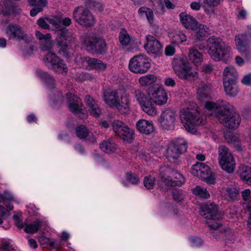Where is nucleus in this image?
Segmentation results:
<instances>
[{
	"label": "nucleus",
	"mask_w": 251,
	"mask_h": 251,
	"mask_svg": "<svg viewBox=\"0 0 251 251\" xmlns=\"http://www.w3.org/2000/svg\"><path fill=\"white\" fill-rule=\"evenodd\" d=\"M155 179L151 176H145L144 179V185L147 189H152L155 185Z\"/></svg>",
	"instance_id": "864d4df0"
},
{
	"label": "nucleus",
	"mask_w": 251,
	"mask_h": 251,
	"mask_svg": "<svg viewBox=\"0 0 251 251\" xmlns=\"http://www.w3.org/2000/svg\"><path fill=\"white\" fill-rule=\"evenodd\" d=\"M238 76V73L235 68L231 66L226 67L223 72V80H235Z\"/></svg>",
	"instance_id": "2f4dec72"
},
{
	"label": "nucleus",
	"mask_w": 251,
	"mask_h": 251,
	"mask_svg": "<svg viewBox=\"0 0 251 251\" xmlns=\"http://www.w3.org/2000/svg\"><path fill=\"white\" fill-rule=\"evenodd\" d=\"M181 23L185 28L194 29L198 24V21L186 12H181L179 15Z\"/></svg>",
	"instance_id": "aec40b11"
},
{
	"label": "nucleus",
	"mask_w": 251,
	"mask_h": 251,
	"mask_svg": "<svg viewBox=\"0 0 251 251\" xmlns=\"http://www.w3.org/2000/svg\"><path fill=\"white\" fill-rule=\"evenodd\" d=\"M191 173L199 178L204 179L209 184L215 182V175L211 174V171L208 166L203 163H197L193 165L191 169Z\"/></svg>",
	"instance_id": "9b49d317"
},
{
	"label": "nucleus",
	"mask_w": 251,
	"mask_h": 251,
	"mask_svg": "<svg viewBox=\"0 0 251 251\" xmlns=\"http://www.w3.org/2000/svg\"><path fill=\"white\" fill-rule=\"evenodd\" d=\"M176 113L170 109H164L158 119L161 127L166 130H171L175 128L176 122Z\"/></svg>",
	"instance_id": "f8f14e48"
},
{
	"label": "nucleus",
	"mask_w": 251,
	"mask_h": 251,
	"mask_svg": "<svg viewBox=\"0 0 251 251\" xmlns=\"http://www.w3.org/2000/svg\"><path fill=\"white\" fill-rule=\"evenodd\" d=\"M117 101L114 107L116 108L122 114L127 113L129 110V100L127 96L124 92Z\"/></svg>",
	"instance_id": "412c9836"
},
{
	"label": "nucleus",
	"mask_w": 251,
	"mask_h": 251,
	"mask_svg": "<svg viewBox=\"0 0 251 251\" xmlns=\"http://www.w3.org/2000/svg\"><path fill=\"white\" fill-rule=\"evenodd\" d=\"M96 37V36L93 35H84L81 37L82 43L83 45L91 50Z\"/></svg>",
	"instance_id": "37998d69"
},
{
	"label": "nucleus",
	"mask_w": 251,
	"mask_h": 251,
	"mask_svg": "<svg viewBox=\"0 0 251 251\" xmlns=\"http://www.w3.org/2000/svg\"><path fill=\"white\" fill-rule=\"evenodd\" d=\"M119 41L123 46H127L130 42V37L127 31L124 28H122L119 33Z\"/></svg>",
	"instance_id": "c03bdc74"
},
{
	"label": "nucleus",
	"mask_w": 251,
	"mask_h": 251,
	"mask_svg": "<svg viewBox=\"0 0 251 251\" xmlns=\"http://www.w3.org/2000/svg\"><path fill=\"white\" fill-rule=\"evenodd\" d=\"M147 43L145 48L149 53L158 55L162 50V46L160 42L153 36L148 35L146 36Z\"/></svg>",
	"instance_id": "f3484780"
},
{
	"label": "nucleus",
	"mask_w": 251,
	"mask_h": 251,
	"mask_svg": "<svg viewBox=\"0 0 251 251\" xmlns=\"http://www.w3.org/2000/svg\"><path fill=\"white\" fill-rule=\"evenodd\" d=\"M200 1L208 7L217 6L221 2V0H200Z\"/></svg>",
	"instance_id": "bf43d9fd"
},
{
	"label": "nucleus",
	"mask_w": 251,
	"mask_h": 251,
	"mask_svg": "<svg viewBox=\"0 0 251 251\" xmlns=\"http://www.w3.org/2000/svg\"><path fill=\"white\" fill-rule=\"evenodd\" d=\"M13 218L16 226L19 228H22L24 226V224L19 216L17 215H14L13 216Z\"/></svg>",
	"instance_id": "e2e57ef3"
},
{
	"label": "nucleus",
	"mask_w": 251,
	"mask_h": 251,
	"mask_svg": "<svg viewBox=\"0 0 251 251\" xmlns=\"http://www.w3.org/2000/svg\"><path fill=\"white\" fill-rule=\"evenodd\" d=\"M238 190L234 187H227L223 193V196L228 201L235 200L238 195Z\"/></svg>",
	"instance_id": "e433bc0d"
},
{
	"label": "nucleus",
	"mask_w": 251,
	"mask_h": 251,
	"mask_svg": "<svg viewBox=\"0 0 251 251\" xmlns=\"http://www.w3.org/2000/svg\"><path fill=\"white\" fill-rule=\"evenodd\" d=\"M236 45L238 51L245 59L251 60V48L248 44L251 43V26H248L244 33L235 36Z\"/></svg>",
	"instance_id": "39448f33"
},
{
	"label": "nucleus",
	"mask_w": 251,
	"mask_h": 251,
	"mask_svg": "<svg viewBox=\"0 0 251 251\" xmlns=\"http://www.w3.org/2000/svg\"><path fill=\"white\" fill-rule=\"evenodd\" d=\"M188 57L195 65H200L203 60L201 54L198 50L194 49H190Z\"/></svg>",
	"instance_id": "f704fd0d"
},
{
	"label": "nucleus",
	"mask_w": 251,
	"mask_h": 251,
	"mask_svg": "<svg viewBox=\"0 0 251 251\" xmlns=\"http://www.w3.org/2000/svg\"><path fill=\"white\" fill-rule=\"evenodd\" d=\"M207 43L208 53L213 60L222 61L225 63L229 61L231 48L220 38L210 37Z\"/></svg>",
	"instance_id": "f03ea898"
},
{
	"label": "nucleus",
	"mask_w": 251,
	"mask_h": 251,
	"mask_svg": "<svg viewBox=\"0 0 251 251\" xmlns=\"http://www.w3.org/2000/svg\"><path fill=\"white\" fill-rule=\"evenodd\" d=\"M37 74L44 81L49 88L53 89L54 88L55 80L51 75L42 70H38Z\"/></svg>",
	"instance_id": "c85d7f7f"
},
{
	"label": "nucleus",
	"mask_w": 251,
	"mask_h": 251,
	"mask_svg": "<svg viewBox=\"0 0 251 251\" xmlns=\"http://www.w3.org/2000/svg\"><path fill=\"white\" fill-rule=\"evenodd\" d=\"M85 60L92 69H95L99 71H104L106 69L107 64L102 62L100 60L87 57H86Z\"/></svg>",
	"instance_id": "cd10ccee"
},
{
	"label": "nucleus",
	"mask_w": 251,
	"mask_h": 251,
	"mask_svg": "<svg viewBox=\"0 0 251 251\" xmlns=\"http://www.w3.org/2000/svg\"><path fill=\"white\" fill-rule=\"evenodd\" d=\"M87 110L90 114L95 117H99L101 114V109L98 103Z\"/></svg>",
	"instance_id": "5fc2aeb1"
},
{
	"label": "nucleus",
	"mask_w": 251,
	"mask_h": 251,
	"mask_svg": "<svg viewBox=\"0 0 251 251\" xmlns=\"http://www.w3.org/2000/svg\"><path fill=\"white\" fill-rule=\"evenodd\" d=\"M138 13L141 17H146L148 22L152 24L153 21L154 14L153 11L147 7H141L138 9Z\"/></svg>",
	"instance_id": "58836bf2"
},
{
	"label": "nucleus",
	"mask_w": 251,
	"mask_h": 251,
	"mask_svg": "<svg viewBox=\"0 0 251 251\" xmlns=\"http://www.w3.org/2000/svg\"><path fill=\"white\" fill-rule=\"evenodd\" d=\"M239 173L241 179L246 183L251 185V167L242 166Z\"/></svg>",
	"instance_id": "7c9ffc66"
},
{
	"label": "nucleus",
	"mask_w": 251,
	"mask_h": 251,
	"mask_svg": "<svg viewBox=\"0 0 251 251\" xmlns=\"http://www.w3.org/2000/svg\"><path fill=\"white\" fill-rule=\"evenodd\" d=\"M44 62L49 68L55 72L63 73L68 71L66 64L54 53L48 52L44 58Z\"/></svg>",
	"instance_id": "ddd939ff"
},
{
	"label": "nucleus",
	"mask_w": 251,
	"mask_h": 251,
	"mask_svg": "<svg viewBox=\"0 0 251 251\" xmlns=\"http://www.w3.org/2000/svg\"><path fill=\"white\" fill-rule=\"evenodd\" d=\"M46 18L45 19L43 18H40L38 20L37 23L40 27L44 29H48L49 27V25L48 23H49L47 20Z\"/></svg>",
	"instance_id": "0e129e2a"
},
{
	"label": "nucleus",
	"mask_w": 251,
	"mask_h": 251,
	"mask_svg": "<svg viewBox=\"0 0 251 251\" xmlns=\"http://www.w3.org/2000/svg\"><path fill=\"white\" fill-rule=\"evenodd\" d=\"M162 168V167L161 168L160 170V177L162 181L164 183L165 185L168 187L176 186V183L174 180H173L172 178H170V176H169V175H166V172L164 171L163 172L161 171Z\"/></svg>",
	"instance_id": "a18cd8bd"
},
{
	"label": "nucleus",
	"mask_w": 251,
	"mask_h": 251,
	"mask_svg": "<svg viewBox=\"0 0 251 251\" xmlns=\"http://www.w3.org/2000/svg\"><path fill=\"white\" fill-rule=\"evenodd\" d=\"M194 193L200 197L207 199L209 197V194L206 189L199 186H196L193 190Z\"/></svg>",
	"instance_id": "3c124183"
},
{
	"label": "nucleus",
	"mask_w": 251,
	"mask_h": 251,
	"mask_svg": "<svg viewBox=\"0 0 251 251\" xmlns=\"http://www.w3.org/2000/svg\"><path fill=\"white\" fill-rule=\"evenodd\" d=\"M164 171L166 175H171L174 177V181L175 182L176 185L181 186L185 182V178L183 176L177 171L172 170L169 168L163 167L161 169V171Z\"/></svg>",
	"instance_id": "b1692460"
},
{
	"label": "nucleus",
	"mask_w": 251,
	"mask_h": 251,
	"mask_svg": "<svg viewBox=\"0 0 251 251\" xmlns=\"http://www.w3.org/2000/svg\"><path fill=\"white\" fill-rule=\"evenodd\" d=\"M180 117L185 129L192 133L196 132L198 127L204 124L205 122V116L197 110H183Z\"/></svg>",
	"instance_id": "7ed1b4c3"
},
{
	"label": "nucleus",
	"mask_w": 251,
	"mask_h": 251,
	"mask_svg": "<svg viewBox=\"0 0 251 251\" xmlns=\"http://www.w3.org/2000/svg\"><path fill=\"white\" fill-rule=\"evenodd\" d=\"M134 96L140 106L150 100V98H148L145 93L139 89L135 91Z\"/></svg>",
	"instance_id": "de8ad7c7"
},
{
	"label": "nucleus",
	"mask_w": 251,
	"mask_h": 251,
	"mask_svg": "<svg viewBox=\"0 0 251 251\" xmlns=\"http://www.w3.org/2000/svg\"><path fill=\"white\" fill-rule=\"evenodd\" d=\"M194 30H196V36L199 40H203L210 34L209 28L203 24H198Z\"/></svg>",
	"instance_id": "c756f323"
},
{
	"label": "nucleus",
	"mask_w": 251,
	"mask_h": 251,
	"mask_svg": "<svg viewBox=\"0 0 251 251\" xmlns=\"http://www.w3.org/2000/svg\"><path fill=\"white\" fill-rule=\"evenodd\" d=\"M67 99L68 101L69 109L75 114L78 115L81 118L87 117V115L81 113L82 102L80 99L73 94H67Z\"/></svg>",
	"instance_id": "2eb2a0df"
},
{
	"label": "nucleus",
	"mask_w": 251,
	"mask_h": 251,
	"mask_svg": "<svg viewBox=\"0 0 251 251\" xmlns=\"http://www.w3.org/2000/svg\"><path fill=\"white\" fill-rule=\"evenodd\" d=\"M126 175L127 179L133 184H137L140 181L139 176L134 173L128 172Z\"/></svg>",
	"instance_id": "4d7b16f0"
},
{
	"label": "nucleus",
	"mask_w": 251,
	"mask_h": 251,
	"mask_svg": "<svg viewBox=\"0 0 251 251\" xmlns=\"http://www.w3.org/2000/svg\"><path fill=\"white\" fill-rule=\"evenodd\" d=\"M205 108L209 112L210 115H214L225 126L230 129L238 127L240 116L232 112L233 106L229 102L223 100H219L216 102L207 101Z\"/></svg>",
	"instance_id": "f257e3e1"
},
{
	"label": "nucleus",
	"mask_w": 251,
	"mask_h": 251,
	"mask_svg": "<svg viewBox=\"0 0 251 251\" xmlns=\"http://www.w3.org/2000/svg\"><path fill=\"white\" fill-rule=\"evenodd\" d=\"M242 82L244 85L251 86V75H245L242 79Z\"/></svg>",
	"instance_id": "774afa93"
},
{
	"label": "nucleus",
	"mask_w": 251,
	"mask_h": 251,
	"mask_svg": "<svg viewBox=\"0 0 251 251\" xmlns=\"http://www.w3.org/2000/svg\"><path fill=\"white\" fill-rule=\"evenodd\" d=\"M172 195L173 199L176 201H180L182 199L183 197L181 195V193L180 191L175 190L172 192Z\"/></svg>",
	"instance_id": "338daca9"
},
{
	"label": "nucleus",
	"mask_w": 251,
	"mask_h": 251,
	"mask_svg": "<svg viewBox=\"0 0 251 251\" xmlns=\"http://www.w3.org/2000/svg\"><path fill=\"white\" fill-rule=\"evenodd\" d=\"M42 222L40 220H36L32 224H25V231L28 233L36 232L42 225Z\"/></svg>",
	"instance_id": "a19ab883"
},
{
	"label": "nucleus",
	"mask_w": 251,
	"mask_h": 251,
	"mask_svg": "<svg viewBox=\"0 0 251 251\" xmlns=\"http://www.w3.org/2000/svg\"><path fill=\"white\" fill-rule=\"evenodd\" d=\"M36 37L38 39L40 42H43L44 40L48 39V38H51V35L50 34L48 33L46 34H42L40 31H37L35 33Z\"/></svg>",
	"instance_id": "680f3d73"
},
{
	"label": "nucleus",
	"mask_w": 251,
	"mask_h": 251,
	"mask_svg": "<svg viewBox=\"0 0 251 251\" xmlns=\"http://www.w3.org/2000/svg\"><path fill=\"white\" fill-rule=\"evenodd\" d=\"M153 101L151 100H148L147 101L141 105L143 111L150 116H154L157 114V110L154 107Z\"/></svg>",
	"instance_id": "c9c22d12"
},
{
	"label": "nucleus",
	"mask_w": 251,
	"mask_h": 251,
	"mask_svg": "<svg viewBox=\"0 0 251 251\" xmlns=\"http://www.w3.org/2000/svg\"><path fill=\"white\" fill-rule=\"evenodd\" d=\"M125 126L126 125L122 121L118 120H115L112 123L113 129L117 135Z\"/></svg>",
	"instance_id": "603ef678"
},
{
	"label": "nucleus",
	"mask_w": 251,
	"mask_h": 251,
	"mask_svg": "<svg viewBox=\"0 0 251 251\" xmlns=\"http://www.w3.org/2000/svg\"><path fill=\"white\" fill-rule=\"evenodd\" d=\"M91 50L100 54L105 53L106 50L105 41L102 38L96 37Z\"/></svg>",
	"instance_id": "72a5a7b5"
},
{
	"label": "nucleus",
	"mask_w": 251,
	"mask_h": 251,
	"mask_svg": "<svg viewBox=\"0 0 251 251\" xmlns=\"http://www.w3.org/2000/svg\"><path fill=\"white\" fill-rule=\"evenodd\" d=\"M197 75V72L190 66V64L184 69L177 76L183 79H188L194 77Z\"/></svg>",
	"instance_id": "4c0bfd02"
},
{
	"label": "nucleus",
	"mask_w": 251,
	"mask_h": 251,
	"mask_svg": "<svg viewBox=\"0 0 251 251\" xmlns=\"http://www.w3.org/2000/svg\"><path fill=\"white\" fill-rule=\"evenodd\" d=\"M5 32L9 40L21 41L26 37V34L23 28L17 24L8 25L5 28Z\"/></svg>",
	"instance_id": "4468645a"
},
{
	"label": "nucleus",
	"mask_w": 251,
	"mask_h": 251,
	"mask_svg": "<svg viewBox=\"0 0 251 251\" xmlns=\"http://www.w3.org/2000/svg\"><path fill=\"white\" fill-rule=\"evenodd\" d=\"M16 249L9 242L3 241L0 246V251H15Z\"/></svg>",
	"instance_id": "13d9d810"
},
{
	"label": "nucleus",
	"mask_w": 251,
	"mask_h": 251,
	"mask_svg": "<svg viewBox=\"0 0 251 251\" xmlns=\"http://www.w3.org/2000/svg\"><path fill=\"white\" fill-rule=\"evenodd\" d=\"M189 64L187 59L184 56L175 58L172 62V65L175 74L177 75Z\"/></svg>",
	"instance_id": "5701e85b"
},
{
	"label": "nucleus",
	"mask_w": 251,
	"mask_h": 251,
	"mask_svg": "<svg viewBox=\"0 0 251 251\" xmlns=\"http://www.w3.org/2000/svg\"><path fill=\"white\" fill-rule=\"evenodd\" d=\"M2 196V201L5 205L10 209L12 210L13 208V206L10 204V203L14 201V198L11 193L5 191L1 194Z\"/></svg>",
	"instance_id": "49530a36"
},
{
	"label": "nucleus",
	"mask_w": 251,
	"mask_h": 251,
	"mask_svg": "<svg viewBox=\"0 0 251 251\" xmlns=\"http://www.w3.org/2000/svg\"><path fill=\"white\" fill-rule=\"evenodd\" d=\"M213 70V65L211 64H204L202 67V71L205 74H209Z\"/></svg>",
	"instance_id": "69168bd1"
},
{
	"label": "nucleus",
	"mask_w": 251,
	"mask_h": 251,
	"mask_svg": "<svg viewBox=\"0 0 251 251\" xmlns=\"http://www.w3.org/2000/svg\"><path fill=\"white\" fill-rule=\"evenodd\" d=\"M121 90L106 89L103 91V100L105 103L111 108H114L123 93Z\"/></svg>",
	"instance_id": "dca6fc26"
},
{
	"label": "nucleus",
	"mask_w": 251,
	"mask_h": 251,
	"mask_svg": "<svg viewBox=\"0 0 251 251\" xmlns=\"http://www.w3.org/2000/svg\"><path fill=\"white\" fill-rule=\"evenodd\" d=\"M47 20L50 24L52 25L57 30L65 28L63 27L62 25L68 26L72 23V20L69 17H66L63 19L59 17H49L47 19Z\"/></svg>",
	"instance_id": "4be33fe9"
},
{
	"label": "nucleus",
	"mask_w": 251,
	"mask_h": 251,
	"mask_svg": "<svg viewBox=\"0 0 251 251\" xmlns=\"http://www.w3.org/2000/svg\"><path fill=\"white\" fill-rule=\"evenodd\" d=\"M40 48L43 51H47L50 50L52 47V41L51 38H48L43 42H40Z\"/></svg>",
	"instance_id": "6e6d98bb"
},
{
	"label": "nucleus",
	"mask_w": 251,
	"mask_h": 251,
	"mask_svg": "<svg viewBox=\"0 0 251 251\" xmlns=\"http://www.w3.org/2000/svg\"><path fill=\"white\" fill-rule=\"evenodd\" d=\"M218 160L223 170L228 173L233 172L236 163L233 155L225 146H220L218 148Z\"/></svg>",
	"instance_id": "423d86ee"
},
{
	"label": "nucleus",
	"mask_w": 251,
	"mask_h": 251,
	"mask_svg": "<svg viewBox=\"0 0 251 251\" xmlns=\"http://www.w3.org/2000/svg\"><path fill=\"white\" fill-rule=\"evenodd\" d=\"M150 99L156 104L162 105L166 103L168 97L165 90L162 87H158L152 92Z\"/></svg>",
	"instance_id": "a211bd4d"
},
{
	"label": "nucleus",
	"mask_w": 251,
	"mask_h": 251,
	"mask_svg": "<svg viewBox=\"0 0 251 251\" xmlns=\"http://www.w3.org/2000/svg\"><path fill=\"white\" fill-rule=\"evenodd\" d=\"M56 47L59 52L64 57L68 56L69 47L70 42L73 40L69 30L66 28L56 31Z\"/></svg>",
	"instance_id": "9d476101"
},
{
	"label": "nucleus",
	"mask_w": 251,
	"mask_h": 251,
	"mask_svg": "<svg viewBox=\"0 0 251 251\" xmlns=\"http://www.w3.org/2000/svg\"><path fill=\"white\" fill-rule=\"evenodd\" d=\"M137 130L141 133L149 135L153 133L155 128L151 121L145 119L139 120L136 124Z\"/></svg>",
	"instance_id": "6ab92c4d"
},
{
	"label": "nucleus",
	"mask_w": 251,
	"mask_h": 251,
	"mask_svg": "<svg viewBox=\"0 0 251 251\" xmlns=\"http://www.w3.org/2000/svg\"><path fill=\"white\" fill-rule=\"evenodd\" d=\"M187 148V143L183 138H178L170 144L166 151V157L171 162H174Z\"/></svg>",
	"instance_id": "0eeeda50"
},
{
	"label": "nucleus",
	"mask_w": 251,
	"mask_h": 251,
	"mask_svg": "<svg viewBox=\"0 0 251 251\" xmlns=\"http://www.w3.org/2000/svg\"><path fill=\"white\" fill-rule=\"evenodd\" d=\"M212 231L211 233L216 239H221L225 238L230 232V229L228 227L223 226L220 223V225L216 228H210Z\"/></svg>",
	"instance_id": "a878e982"
},
{
	"label": "nucleus",
	"mask_w": 251,
	"mask_h": 251,
	"mask_svg": "<svg viewBox=\"0 0 251 251\" xmlns=\"http://www.w3.org/2000/svg\"><path fill=\"white\" fill-rule=\"evenodd\" d=\"M211 90L209 84L201 83L199 84L197 90V97L200 100H203L210 97Z\"/></svg>",
	"instance_id": "393cba45"
},
{
	"label": "nucleus",
	"mask_w": 251,
	"mask_h": 251,
	"mask_svg": "<svg viewBox=\"0 0 251 251\" xmlns=\"http://www.w3.org/2000/svg\"><path fill=\"white\" fill-rule=\"evenodd\" d=\"M235 80H223L225 91L226 95L230 97L236 96L238 92V89L235 84Z\"/></svg>",
	"instance_id": "bb28decb"
},
{
	"label": "nucleus",
	"mask_w": 251,
	"mask_h": 251,
	"mask_svg": "<svg viewBox=\"0 0 251 251\" xmlns=\"http://www.w3.org/2000/svg\"><path fill=\"white\" fill-rule=\"evenodd\" d=\"M156 78L153 75H147L141 77L139 79V82L141 85L143 86L151 85L155 82Z\"/></svg>",
	"instance_id": "79ce46f5"
},
{
	"label": "nucleus",
	"mask_w": 251,
	"mask_h": 251,
	"mask_svg": "<svg viewBox=\"0 0 251 251\" xmlns=\"http://www.w3.org/2000/svg\"><path fill=\"white\" fill-rule=\"evenodd\" d=\"M118 135L124 141L131 142L134 139V132L132 129L126 125Z\"/></svg>",
	"instance_id": "473e14b6"
},
{
	"label": "nucleus",
	"mask_w": 251,
	"mask_h": 251,
	"mask_svg": "<svg viewBox=\"0 0 251 251\" xmlns=\"http://www.w3.org/2000/svg\"><path fill=\"white\" fill-rule=\"evenodd\" d=\"M76 135L80 139H83L90 136L89 131L84 125H80L76 128Z\"/></svg>",
	"instance_id": "09e8293b"
},
{
	"label": "nucleus",
	"mask_w": 251,
	"mask_h": 251,
	"mask_svg": "<svg viewBox=\"0 0 251 251\" xmlns=\"http://www.w3.org/2000/svg\"><path fill=\"white\" fill-rule=\"evenodd\" d=\"M151 67L148 58L144 55H137L133 57L129 62V70L136 74L147 73Z\"/></svg>",
	"instance_id": "6e6552de"
},
{
	"label": "nucleus",
	"mask_w": 251,
	"mask_h": 251,
	"mask_svg": "<svg viewBox=\"0 0 251 251\" xmlns=\"http://www.w3.org/2000/svg\"><path fill=\"white\" fill-rule=\"evenodd\" d=\"M84 3L87 7L95 8L100 11H102L104 8L102 4L94 0H84Z\"/></svg>",
	"instance_id": "8fccbe9b"
},
{
	"label": "nucleus",
	"mask_w": 251,
	"mask_h": 251,
	"mask_svg": "<svg viewBox=\"0 0 251 251\" xmlns=\"http://www.w3.org/2000/svg\"><path fill=\"white\" fill-rule=\"evenodd\" d=\"M201 214L207 220L206 223L209 228L218 227L223 217L218 211V205L213 203L202 205Z\"/></svg>",
	"instance_id": "20e7f679"
},
{
	"label": "nucleus",
	"mask_w": 251,
	"mask_h": 251,
	"mask_svg": "<svg viewBox=\"0 0 251 251\" xmlns=\"http://www.w3.org/2000/svg\"><path fill=\"white\" fill-rule=\"evenodd\" d=\"M100 149L106 153L114 152L115 151V144L112 141L104 140L100 144Z\"/></svg>",
	"instance_id": "ea45409f"
},
{
	"label": "nucleus",
	"mask_w": 251,
	"mask_h": 251,
	"mask_svg": "<svg viewBox=\"0 0 251 251\" xmlns=\"http://www.w3.org/2000/svg\"><path fill=\"white\" fill-rule=\"evenodd\" d=\"M73 18L79 25L88 27L95 24V19L90 12L83 6L75 7L73 11Z\"/></svg>",
	"instance_id": "1a4fd4ad"
},
{
	"label": "nucleus",
	"mask_w": 251,
	"mask_h": 251,
	"mask_svg": "<svg viewBox=\"0 0 251 251\" xmlns=\"http://www.w3.org/2000/svg\"><path fill=\"white\" fill-rule=\"evenodd\" d=\"M28 2L32 6H45L47 0H28Z\"/></svg>",
	"instance_id": "052dcab7"
}]
</instances>
